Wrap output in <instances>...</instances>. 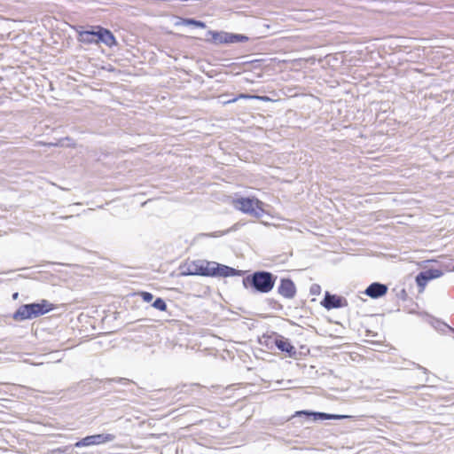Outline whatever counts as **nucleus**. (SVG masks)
<instances>
[{"instance_id": "nucleus-37", "label": "nucleus", "mask_w": 454, "mask_h": 454, "mask_svg": "<svg viewBox=\"0 0 454 454\" xmlns=\"http://www.w3.org/2000/svg\"><path fill=\"white\" fill-rule=\"evenodd\" d=\"M451 271H454V265L452 266V269L450 270Z\"/></svg>"}, {"instance_id": "nucleus-2", "label": "nucleus", "mask_w": 454, "mask_h": 454, "mask_svg": "<svg viewBox=\"0 0 454 454\" xmlns=\"http://www.w3.org/2000/svg\"><path fill=\"white\" fill-rule=\"evenodd\" d=\"M242 279L243 287L253 294L270 293L278 280V276L265 270H254L245 274Z\"/></svg>"}, {"instance_id": "nucleus-22", "label": "nucleus", "mask_w": 454, "mask_h": 454, "mask_svg": "<svg viewBox=\"0 0 454 454\" xmlns=\"http://www.w3.org/2000/svg\"><path fill=\"white\" fill-rule=\"evenodd\" d=\"M322 421L324 420H342L350 418L348 415L333 414L322 411Z\"/></svg>"}, {"instance_id": "nucleus-3", "label": "nucleus", "mask_w": 454, "mask_h": 454, "mask_svg": "<svg viewBox=\"0 0 454 454\" xmlns=\"http://www.w3.org/2000/svg\"><path fill=\"white\" fill-rule=\"evenodd\" d=\"M56 309V304L46 299H41L37 301L21 304L11 317L16 322H23L37 318Z\"/></svg>"}, {"instance_id": "nucleus-24", "label": "nucleus", "mask_w": 454, "mask_h": 454, "mask_svg": "<svg viewBox=\"0 0 454 454\" xmlns=\"http://www.w3.org/2000/svg\"><path fill=\"white\" fill-rule=\"evenodd\" d=\"M74 445L58 447L51 450V454H71Z\"/></svg>"}, {"instance_id": "nucleus-36", "label": "nucleus", "mask_w": 454, "mask_h": 454, "mask_svg": "<svg viewBox=\"0 0 454 454\" xmlns=\"http://www.w3.org/2000/svg\"><path fill=\"white\" fill-rule=\"evenodd\" d=\"M387 392H390V393H396V392H398V391H397V390H395V389H391V390H387Z\"/></svg>"}, {"instance_id": "nucleus-28", "label": "nucleus", "mask_w": 454, "mask_h": 454, "mask_svg": "<svg viewBox=\"0 0 454 454\" xmlns=\"http://www.w3.org/2000/svg\"><path fill=\"white\" fill-rule=\"evenodd\" d=\"M321 293V286L318 284H312L309 288V294L311 295H319Z\"/></svg>"}, {"instance_id": "nucleus-25", "label": "nucleus", "mask_w": 454, "mask_h": 454, "mask_svg": "<svg viewBox=\"0 0 454 454\" xmlns=\"http://www.w3.org/2000/svg\"><path fill=\"white\" fill-rule=\"evenodd\" d=\"M266 301H267L269 307L271 308L272 309L280 311L284 308L283 305L278 301H277L273 298H268L266 300Z\"/></svg>"}, {"instance_id": "nucleus-12", "label": "nucleus", "mask_w": 454, "mask_h": 454, "mask_svg": "<svg viewBox=\"0 0 454 454\" xmlns=\"http://www.w3.org/2000/svg\"><path fill=\"white\" fill-rule=\"evenodd\" d=\"M97 29V44H105L109 48H113L118 45V41L114 33L106 27L101 25H95Z\"/></svg>"}, {"instance_id": "nucleus-29", "label": "nucleus", "mask_w": 454, "mask_h": 454, "mask_svg": "<svg viewBox=\"0 0 454 454\" xmlns=\"http://www.w3.org/2000/svg\"><path fill=\"white\" fill-rule=\"evenodd\" d=\"M255 98L254 95L247 94V93H239L236 97L233 98V100H239V99H254Z\"/></svg>"}, {"instance_id": "nucleus-11", "label": "nucleus", "mask_w": 454, "mask_h": 454, "mask_svg": "<svg viewBox=\"0 0 454 454\" xmlns=\"http://www.w3.org/2000/svg\"><path fill=\"white\" fill-rule=\"evenodd\" d=\"M320 305L326 310H331L346 308L348 305V302L344 296L325 291L324 298L320 301Z\"/></svg>"}, {"instance_id": "nucleus-17", "label": "nucleus", "mask_w": 454, "mask_h": 454, "mask_svg": "<svg viewBox=\"0 0 454 454\" xmlns=\"http://www.w3.org/2000/svg\"><path fill=\"white\" fill-rule=\"evenodd\" d=\"M322 411H316L311 410H300L296 411L289 419L288 421L296 423L295 419H303L306 421H322Z\"/></svg>"}, {"instance_id": "nucleus-35", "label": "nucleus", "mask_w": 454, "mask_h": 454, "mask_svg": "<svg viewBox=\"0 0 454 454\" xmlns=\"http://www.w3.org/2000/svg\"><path fill=\"white\" fill-rule=\"evenodd\" d=\"M421 387H423V386H416V387H413L414 389L418 390V389H420Z\"/></svg>"}, {"instance_id": "nucleus-19", "label": "nucleus", "mask_w": 454, "mask_h": 454, "mask_svg": "<svg viewBox=\"0 0 454 454\" xmlns=\"http://www.w3.org/2000/svg\"><path fill=\"white\" fill-rule=\"evenodd\" d=\"M239 226H240L239 223H236L232 226H231L230 228L226 229L224 231H216L208 232V233H204V232L199 233V234H197L195 239H197L203 238V237H207V238L222 237V236L227 235L231 232L238 231Z\"/></svg>"}, {"instance_id": "nucleus-9", "label": "nucleus", "mask_w": 454, "mask_h": 454, "mask_svg": "<svg viewBox=\"0 0 454 454\" xmlns=\"http://www.w3.org/2000/svg\"><path fill=\"white\" fill-rule=\"evenodd\" d=\"M444 272L439 269H426L418 273L415 277V282L418 286L419 292L422 293L427 283L431 280L436 279L443 276Z\"/></svg>"}, {"instance_id": "nucleus-8", "label": "nucleus", "mask_w": 454, "mask_h": 454, "mask_svg": "<svg viewBox=\"0 0 454 454\" xmlns=\"http://www.w3.org/2000/svg\"><path fill=\"white\" fill-rule=\"evenodd\" d=\"M116 436L113 434H95L90 435H86L79 439L77 442L74 443V448H83V447H90V446H98L101 444H105L107 442H111L114 441Z\"/></svg>"}, {"instance_id": "nucleus-14", "label": "nucleus", "mask_w": 454, "mask_h": 454, "mask_svg": "<svg viewBox=\"0 0 454 454\" xmlns=\"http://www.w3.org/2000/svg\"><path fill=\"white\" fill-rule=\"evenodd\" d=\"M200 387V385L197 383L184 384L170 390L169 395H171L175 401L178 402L183 400L185 396L192 395L195 392H198Z\"/></svg>"}, {"instance_id": "nucleus-7", "label": "nucleus", "mask_w": 454, "mask_h": 454, "mask_svg": "<svg viewBox=\"0 0 454 454\" xmlns=\"http://www.w3.org/2000/svg\"><path fill=\"white\" fill-rule=\"evenodd\" d=\"M207 260H193L190 262H185L181 264L179 267L180 277H187V276H200V277H207V267H208Z\"/></svg>"}, {"instance_id": "nucleus-34", "label": "nucleus", "mask_w": 454, "mask_h": 454, "mask_svg": "<svg viewBox=\"0 0 454 454\" xmlns=\"http://www.w3.org/2000/svg\"><path fill=\"white\" fill-rule=\"evenodd\" d=\"M18 297H19V293L18 292L13 293L12 295V300H17Z\"/></svg>"}, {"instance_id": "nucleus-10", "label": "nucleus", "mask_w": 454, "mask_h": 454, "mask_svg": "<svg viewBox=\"0 0 454 454\" xmlns=\"http://www.w3.org/2000/svg\"><path fill=\"white\" fill-rule=\"evenodd\" d=\"M74 31L77 33V41L82 44H97V29L95 25L74 26L73 27Z\"/></svg>"}, {"instance_id": "nucleus-23", "label": "nucleus", "mask_w": 454, "mask_h": 454, "mask_svg": "<svg viewBox=\"0 0 454 454\" xmlns=\"http://www.w3.org/2000/svg\"><path fill=\"white\" fill-rule=\"evenodd\" d=\"M152 307L159 311H167L168 306L166 301L161 297H157L152 303Z\"/></svg>"}, {"instance_id": "nucleus-21", "label": "nucleus", "mask_w": 454, "mask_h": 454, "mask_svg": "<svg viewBox=\"0 0 454 454\" xmlns=\"http://www.w3.org/2000/svg\"><path fill=\"white\" fill-rule=\"evenodd\" d=\"M179 25L187 26V27L192 26V27H198V28H206L207 27V24L205 21L196 20L194 18H180V20L176 22V26H179Z\"/></svg>"}, {"instance_id": "nucleus-6", "label": "nucleus", "mask_w": 454, "mask_h": 454, "mask_svg": "<svg viewBox=\"0 0 454 454\" xmlns=\"http://www.w3.org/2000/svg\"><path fill=\"white\" fill-rule=\"evenodd\" d=\"M207 278H229L236 276H244L247 270L235 269L233 267L222 264L215 261L208 262Z\"/></svg>"}, {"instance_id": "nucleus-31", "label": "nucleus", "mask_w": 454, "mask_h": 454, "mask_svg": "<svg viewBox=\"0 0 454 454\" xmlns=\"http://www.w3.org/2000/svg\"><path fill=\"white\" fill-rule=\"evenodd\" d=\"M255 98L262 100L263 102H267L270 100V98L268 96H255Z\"/></svg>"}, {"instance_id": "nucleus-27", "label": "nucleus", "mask_w": 454, "mask_h": 454, "mask_svg": "<svg viewBox=\"0 0 454 454\" xmlns=\"http://www.w3.org/2000/svg\"><path fill=\"white\" fill-rule=\"evenodd\" d=\"M144 302H151L153 300V294L147 291H141L137 294Z\"/></svg>"}, {"instance_id": "nucleus-1", "label": "nucleus", "mask_w": 454, "mask_h": 454, "mask_svg": "<svg viewBox=\"0 0 454 454\" xmlns=\"http://www.w3.org/2000/svg\"><path fill=\"white\" fill-rule=\"evenodd\" d=\"M112 383H119L123 386L137 385V383L129 379L122 377L106 378L99 380V384H102L99 387L108 390L109 395H105L102 404L108 406L112 409L119 408L121 403L128 400L129 395H137L134 388L128 387L125 389L112 388Z\"/></svg>"}, {"instance_id": "nucleus-20", "label": "nucleus", "mask_w": 454, "mask_h": 454, "mask_svg": "<svg viewBox=\"0 0 454 454\" xmlns=\"http://www.w3.org/2000/svg\"><path fill=\"white\" fill-rule=\"evenodd\" d=\"M426 316L427 317L428 324H430L436 331L444 333L446 330H449L453 333L454 328L450 326L447 323L431 315L426 314Z\"/></svg>"}, {"instance_id": "nucleus-4", "label": "nucleus", "mask_w": 454, "mask_h": 454, "mask_svg": "<svg viewBox=\"0 0 454 454\" xmlns=\"http://www.w3.org/2000/svg\"><path fill=\"white\" fill-rule=\"evenodd\" d=\"M204 41L207 43L218 46L221 44L246 43L250 41V37L244 34L209 29L205 34Z\"/></svg>"}, {"instance_id": "nucleus-15", "label": "nucleus", "mask_w": 454, "mask_h": 454, "mask_svg": "<svg viewBox=\"0 0 454 454\" xmlns=\"http://www.w3.org/2000/svg\"><path fill=\"white\" fill-rule=\"evenodd\" d=\"M388 292V286L381 282L371 283L363 294L372 300H378L384 297Z\"/></svg>"}, {"instance_id": "nucleus-5", "label": "nucleus", "mask_w": 454, "mask_h": 454, "mask_svg": "<svg viewBox=\"0 0 454 454\" xmlns=\"http://www.w3.org/2000/svg\"><path fill=\"white\" fill-rule=\"evenodd\" d=\"M233 204L236 209L255 218H260L266 214L263 208L264 203L256 197H239L233 200Z\"/></svg>"}, {"instance_id": "nucleus-13", "label": "nucleus", "mask_w": 454, "mask_h": 454, "mask_svg": "<svg viewBox=\"0 0 454 454\" xmlns=\"http://www.w3.org/2000/svg\"><path fill=\"white\" fill-rule=\"evenodd\" d=\"M278 294L285 299H294L297 294V288L294 280L289 277H283L279 279Z\"/></svg>"}, {"instance_id": "nucleus-18", "label": "nucleus", "mask_w": 454, "mask_h": 454, "mask_svg": "<svg viewBox=\"0 0 454 454\" xmlns=\"http://www.w3.org/2000/svg\"><path fill=\"white\" fill-rule=\"evenodd\" d=\"M277 336H278V333L275 331L267 332L259 337L258 341L261 345L272 350L276 348Z\"/></svg>"}, {"instance_id": "nucleus-26", "label": "nucleus", "mask_w": 454, "mask_h": 454, "mask_svg": "<svg viewBox=\"0 0 454 454\" xmlns=\"http://www.w3.org/2000/svg\"><path fill=\"white\" fill-rule=\"evenodd\" d=\"M64 141L72 142L71 144L67 145L69 147H74L75 146V143L69 137H62V138L59 139L58 142H56L54 144L51 143V145H52V146H64L65 145Z\"/></svg>"}, {"instance_id": "nucleus-32", "label": "nucleus", "mask_w": 454, "mask_h": 454, "mask_svg": "<svg viewBox=\"0 0 454 454\" xmlns=\"http://www.w3.org/2000/svg\"><path fill=\"white\" fill-rule=\"evenodd\" d=\"M417 368L419 370H421L425 374H428L429 373V371L427 368H425V367H423V366H421L419 364H417Z\"/></svg>"}, {"instance_id": "nucleus-16", "label": "nucleus", "mask_w": 454, "mask_h": 454, "mask_svg": "<svg viewBox=\"0 0 454 454\" xmlns=\"http://www.w3.org/2000/svg\"><path fill=\"white\" fill-rule=\"evenodd\" d=\"M277 338L278 340L276 341L275 348L283 353L286 357L296 359L298 353L295 347L292 344V341L280 333H278Z\"/></svg>"}, {"instance_id": "nucleus-33", "label": "nucleus", "mask_w": 454, "mask_h": 454, "mask_svg": "<svg viewBox=\"0 0 454 454\" xmlns=\"http://www.w3.org/2000/svg\"><path fill=\"white\" fill-rule=\"evenodd\" d=\"M236 101H237V100H233V98H228V99L223 100V103L224 105H227V104L235 103Z\"/></svg>"}, {"instance_id": "nucleus-30", "label": "nucleus", "mask_w": 454, "mask_h": 454, "mask_svg": "<svg viewBox=\"0 0 454 454\" xmlns=\"http://www.w3.org/2000/svg\"><path fill=\"white\" fill-rule=\"evenodd\" d=\"M396 297L399 299V300H402V301H406L408 299V294L406 292V290L404 288H402L401 290H399L397 293H396Z\"/></svg>"}]
</instances>
